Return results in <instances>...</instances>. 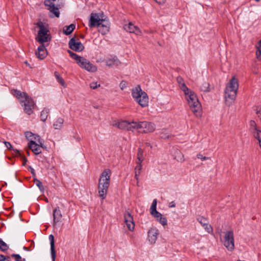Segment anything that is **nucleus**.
<instances>
[{
    "instance_id": "f257e3e1",
    "label": "nucleus",
    "mask_w": 261,
    "mask_h": 261,
    "mask_svg": "<svg viewBox=\"0 0 261 261\" xmlns=\"http://www.w3.org/2000/svg\"><path fill=\"white\" fill-rule=\"evenodd\" d=\"M238 88V80L232 77L227 84L224 91V97L226 106L230 107L234 102Z\"/></svg>"
},
{
    "instance_id": "f03ea898",
    "label": "nucleus",
    "mask_w": 261,
    "mask_h": 261,
    "mask_svg": "<svg viewBox=\"0 0 261 261\" xmlns=\"http://www.w3.org/2000/svg\"><path fill=\"white\" fill-rule=\"evenodd\" d=\"M111 171L109 169H105L101 173L98 181L99 196L104 199L107 196L108 190L110 186Z\"/></svg>"
},
{
    "instance_id": "7ed1b4c3",
    "label": "nucleus",
    "mask_w": 261,
    "mask_h": 261,
    "mask_svg": "<svg viewBox=\"0 0 261 261\" xmlns=\"http://www.w3.org/2000/svg\"><path fill=\"white\" fill-rule=\"evenodd\" d=\"M36 28L37 35L35 39L37 42L42 44L51 40V37L49 33L48 24L46 22L39 20L36 22Z\"/></svg>"
},
{
    "instance_id": "20e7f679",
    "label": "nucleus",
    "mask_w": 261,
    "mask_h": 261,
    "mask_svg": "<svg viewBox=\"0 0 261 261\" xmlns=\"http://www.w3.org/2000/svg\"><path fill=\"white\" fill-rule=\"evenodd\" d=\"M188 105L196 117L201 115V107L196 94L190 89L186 92H184Z\"/></svg>"
},
{
    "instance_id": "39448f33",
    "label": "nucleus",
    "mask_w": 261,
    "mask_h": 261,
    "mask_svg": "<svg viewBox=\"0 0 261 261\" xmlns=\"http://www.w3.org/2000/svg\"><path fill=\"white\" fill-rule=\"evenodd\" d=\"M12 93L21 102H23L24 111L28 115L33 113L32 106L33 101L31 97H29L25 93H22L17 90H13Z\"/></svg>"
},
{
    "instance_id": "423d86ee",
    "label": "nucleus",
    "mask_w": 261,
    "mask_h": 261,
    "mask_svg": "<svg viewBox=\"0 0 261 261\" xmlns=\"http://www.w3.org/2000/svg\"><path fill=\"white\" fill-rule=\"evenodd\" d=\"M132 95L135 100L142 107H146L148 105L149 98L146 92L143 91L139 85L136 86L132 90Z\"/></svg>"
},
{
    "instance_id": "0eeeda50",
    "label": "nucleus",
    "mask_w": 261,
    "mask_h": 261,
    "mask_svg": "<svg viewBox=\"0 0 261 261\" xmlns=\"http://www.w3.org/2000/svg\"><path fill=\"white\" fill-rule=\"evenodd\" d=\"M68 52L70 56L76 61L77 64H78L81 68L91 72H94L97 71V67L92 64L88 60L84 57L79 56L70 50H68Z\"/></svg>"
},
{
    "instance_id": "6e6552de",
    "label": "nucleus",
    "mask_w": 261,
    "mask_h": 261,
    "mask_svg": "<svg viewBox=\"0 0 261 261\" xmlns=\"http://www.w3.org/2000/svg\"><path fill=\"white\" fill-rule=\"evenodd\" d=\"M44 141L40 137L37 135L34 134V154L36 155L35 159H37L42 162L45 160L44 156L38 155L42 150L46 149V147L44 145Z\"/></svg>"
},
{
    "instance_id": "1a4fd4ad",
    "label": "nucleus",
    "mask_w": 261,
    "mask_h": 261,
    "mask_svg": "<svg viewBox=\"0 0 261 261\" xmlns=\"http://www.w3.org/2000/svg\"><path fill=\"white\" fill-rule=\"evenodd\" d=\"M113 125L121 129L132 132L137 130L138 132H140V121H120L114 122Z\"/></svg>"
},
{
    "instance_id": "9d476101",
    "label": "nucleus",
    "mask_w": 261,
    "mask_h": 261,
    "mask_svg": "<svg viewBox=\"0 0 261 261\" xmlns=\"http://www.w3.org/2000/svg\"><path fill=\"white\" fill-rule=\"evenodd\" d=\"M223 243L228 250L232 251L234 249V237L232 231L230 230L225 232Z\"/></svg>"
},
{
    "instance_id": "9b49d317",
    "label": "nucleus",
    "mask_w": 261,
    "mask_h": 261,
    "mask_svg": "<svg viewBox=\"0 0 261 261\" xmlns=\"http://www.w3.org/2000/svg\"><path fill=\"white\" fill-rule=\"evenodd\" d=\"M249 130L253 137L258 140L261 148V130L254 120L249 122Z\"/></svg>"
},
{
    "instance_id": "f8f14e48",
    "label": "nucleus",
    "mask_w": 261,
    "mask_h": 261,
    "mask_svg": "<svg viewBox=\"0 0 261 261\" xmlns=\"http://www.w3.org/2000/svg\"><path fill=\"white\" fill-rule=\"evenodd\" d=\"M155 125L148 121H140V133H148L155 130Z\"/></svg>"
},
{
    "instance_id": "ddd939ff",
    "label": "nucleus",
    "mask_w": 261,
    "mask_h": 261,
    "mask_svg": "<svg viewBox=\"0 0 261 261\" xmlns=\"http://www.w3.org/2000/svg\"><path fill=\"white\" fill-rule=\"evenodd\" d=\"M105 20V19L101 18L98 14L91 13L89 19V26L91 28L96 26L98 27Z\"/></svg>"
},
{
    "instance_id": "4468645a",
    "label": "nucleus",
    "mask_w": 261,
    "mask_h": 261,
    "mask_svg": "<svg viewBox=\"0 0 261 261\" xmlns=\"http://www.w3.org/2000/svg\"><path fill=\"white\" fill-rule=\"evenodd\" d=\"M124 222L126 224L127 227L130 231H133L135 228V223L134 221L133 217L130 213L126 211L124 215Z\"/></svg>"
},
{
    "instance_id": "2eb2a0df",
    "label": "nucleus",
    "mask_w": 261,
    "mask_h": 261,
    "mask_svg": "<svg viewBox=\"0 0 261 261\" xmlns=\"http://www.w3.org/2000/svg\"><path fill=\"white\" fill-rule=\"evenodd\" d=\"M69 47L75 51H81L84 48V46L80 41H77L74 38H72L69 42Z\"/></svg>"
},
{
    "instance_id": "dca6fc26",
    "label": "nucleus",
    "mask_w": 261,
    "mask_h": 261,
    "mask_svg": "<svg viewBox=\"0 0 261 261\" xmlns=\"http://www.w3.org/2000/svg\"><path fill=\"white\" fill-rule=\"evenodd\" d=\"M159 235V230L157 228L152 227L148 231V240L150 244H154Z\"/></svg>"
},
{
    "instance_id": "f3484780",
    "label": "nucleus",
    "mask_w": 261,
    "mask_h": 261,
    "mask_svg": "<svg viewBox=\"0 0 261 261\" xmlns=\"http://www.w3.org/2000/svg\"><path fill=\"white\" fill-rule=\"evenodd\" d=\"M123 27L124 30L127 32L131 33H134L137 35H141L142 34L139 28L135 25L132 22H129L128 24H125Z\"/></svg>"
},
{
    "instance_id": "a211bd4d",
    "label": "nucleus",
    "mask_w": 261,
    "mask_h": 261,
    "mask_svg": "<svg viewBox=\"0 0 261 261\" xmlns=\"http://www.w3.org/2000/svg\"><path fill=\"white\" fill-rule=\"evenodd\" d=\"M99 32L102 35L107 34L109 32L110 24L108 20H103L98 27Z\"/></svg>"
},
{
    "instance_id": "6ab92c4d",
    "label": "nucleus",
    "mask_w": 261,
    "mask_h": 261,
    "mask_svg": "<svg viewBox=\"0 0 261 261\" xmlns=\"http://www.w3.org/2000/svg\"><path fill=\"white\" fill-rule=\"evenodd\" d=\"M35 54L38 59L40 60L44 59L47 56V50L45 46L42 44L39 46Z\"/></svg>"
},
{
    "instance_id": "aec40b11",
    "label": "nucleus",
    "mask_w": 261,
    "mask_h": 261,
    "mask_svg": "<svg viewBox=\"0 0 261 261\" xmlns=\"http://www.w3.org/2000/svg\"><path fill=\"white\" fill-rule=\"evenodd\" d=\"M49 240L50 241V251H51V255L53 261H55L56 258V251L55 248V241L54 237L53 234H50L49 236Z\"/></svg>"
},
{
    "instance_id": "412c9836",
    "label": "nucleus",
    "mask_w": 261,
    "mask_h": 261,
    "mask_svg": "<svg viewBox=\"0 0 261 261\" xmlns=\"http://www.w3.org/2000/svg\"><path fill=\"white\" fill-rule=\"evenodd\" d=\"M106 65L108 66H118L120 62L116 57L108 58L105 61Z\"/></svg>"
},
{
    "instance_id": "4be33fe9",
    "label": "nucleus",
    "mask_w": 261,
    "mask_h": 261,
    "mask_svg": "<svg viewBox=\"0 0 261 261\" xmlns=\"http://www.w3.org/2000/svg\"><path fill=\"white\" fill-rule=\"evenodd\" d=\"M61 212L59 207L56 208L54 210L53 212V217H54V222L56 223L59 222L61 220L62 218Z\"/></svg>"
},
{
    "instance_id": "5701e85b",
    "label": "nucleus",
    "mask_w": 261,
    "mask_h": 261,
    "mask_svg": "<svg viewBox=\"0 0 261 261\" xmlns=\"http://www.w3.org/2000/svg\"><path fill=\"white\" fill-rule=\"evenodd\" d=\"M64 120L62 118H58L54 122L53 126L55 129H60L63 126Z\"/></svg>"
},
{
    "instance_id": "b1692460",
    "label": "nucleus",
    "mask_w": 261,
    "mask_h": 261,
    "mask_svg": "<svg viewBox=\"0 0 261 261\" xmlns=\"http://www.w3.org/2000/svg\"><path fill=\"white\" fill-rule=\"evenodd\" d=\"M49 112L50 110L49 109L46 108H44L40 113V120L42 122H45L47 118Z\"/></svg>"
},
{
    "instance_id": "393cba45",
    "label": "nucleus",
    "mask_w": 261,
    "mask_h": 261,
    "mask_svg": "<svg viewBox=\"0 0 261 261\" xmlns=\"http://www.w3.org/2000/svg\"><path fill=\"white\" fill-rule=\"evenodd\" d=\"M158 215H154L153 216L155 217L156 220L163 225V226H166L167 225V220L166 217L163 216V215L160 213H159Z\"/></svg>"
},
{
    "instance_id": "a878e982",
    "label": "nucleus",
    "mask_w": 261,
    "mask_h": 261,
    "mask_svg": "<svg viewBox=\"0 0 261 261\" xmlns=\"http://www.w3.org/2000/svg\"><path fill=\"white\" fill-rule=\"evenodd\" d=\"M176 80L178 84L180 89L183 91V92H186V91H187L189 88L185 85L182 78L180 76H178L177 77Z\"/></svg>"
},
{
    "instance_id": "bb28decb",
    "label": "nucleus",
    "mask_w": 261,
    "mask_h": 261,
    "mask_svg": "<svg viewBox=\"0 0 261 261\" xmlns=\"http://www.w3.org/2000/svg\"><path fill=\"white\" fill-rule=\"evenodd\" d=\"M25 138L29 141L28 146L30 149L33 150V133L31 132L25 133Z\"/></svg>"
},
{
    "instance_id": "cd10ccee",
    "label": "nucleus",
    "mask_w": 261,
    "mask_h": 261,
    "mask_svg": "<svg viewBox=\"0 0 261 261\" xmlns=\"http://www.w3.org/2000/svg\"><path fill=\"white\" fill-rule=\"evenodd\" d=\"M156 204H157V200L156 199H154L152 203L151 206L150 208V214L153 216L154 215H159V212L156 211Z\"/></svg>"
},
{
    "instance_id": "c85d7f7f",
    "label": "nucleus",
    "mask_w": 261,
    "mask_h": 261,
    "mask_svg": "<svg viewBox=\"0 0 261 261\" xmlns=\"http://www.w3.org/2000/svg\"><path fill=\"white\" fill-rule=\"evenodd\" d=\"M174 156L175 159L178 162H183L185 161L184 155L177 149H175Z\"/></svg>"
},
{
    "instance_id": "c756f323",
    "label": "nucleus",
    "mask_w": 261,
    "mask_h": 261,
    "mask_svg": "<svg viewBox=\"0 0 261 261\" xmlns=\"http://www.w3.org/2000/svg\"><path fill=\"white\" fill-rule=\"evenodd\" d=\"M75 29V25L73 24H71L68 26H65L63 28V32L66 35H69L70 34L74 29Z\"/></svg>"
},
{
    "instance_id": "7c9ffc66",
    "label": "nucleus",
    "mask_w": 261,
    "mask_h": 261,
    "mask_svg": "<svg viewBox=\"0 0 261 261\" xmlns=\"http://www.w3.org/2000/svg\"><path fill=\"white\" fill-rule=\"evenodd\" d=\"M200 90L204 92H207L210 91V84L206 82H203L200 86Z\"/></svg>"
},
{
    "instance_id": "2f4dec72",
    "label": "nucleus",
    "mask_w": 261,
    "mask_h": 261,
    "mask_svg": "<svg viewBox=\"0 0 261 261\" xmlns=\"http://www.w3.org/2000/svg\"><path fill=\"white\" fill-rule=\"evenodd\" d=\"M34 184H35L38 187L41 192H43L44 187L40 181L36 178H34Z\"/></svg>"
},
{
    "instance_id": "473e14b6",
    "label": "nucleus",
    "mask_w": 261,
    "mask_h": 261,
    "mask_svg": "<svg viewBox=\"0 0 261 261\" xmlns=\"http://www.w3.org/2000/svg\"><path fill=\"white\" fill-rule=\"evenodd\" d=\"M55 75L58 82L62 86L65 87V82L62 77L59 75L57 72H55Z\"/></svg>"
},
{
    "instance_id": "72a5a7b5",
    "label": "nucleus",
    "mask_w": 261,
    "mask_h": 261,
    "mask_svg": "<svg viewBox=\"0 0 261 261\" xmlns=\"http://www.w3.org/2000/svg\"><path fill=\"white\" fill-rule=\"evenodd\" d=\"M204 229L208 233H212L213 231V229L211 225L208 224V222L206 224L203 226Z\"/></svg>"
},
{
    "instance_id": "f704fd0d",
    "label": "nucleus",
    "mask_w": 261,
    "mask_h": 261,
    "mask_svg": "<svg viewBox=\"0 0 261 261\" xmlns=\"http://www.w3.org/2000/svg\"><path fill=\"white\" fill-rule=\"evenodd\" d=\"M197 220L202 226L208 222L207 220L203 217H198Z\"/></svg>"
},
{
    "instance_id": "c9c22d12",
    "label": "nucleus",
    "mask_w": 261,
    "mask_h": 261,
    "mask_svg": "<svg viewBox=\"0 0 261 261\" xmlns=\"http://www.w3.org/2000/svg\"><path fill=\"white\" fill-rule=\"evenodd\" d=\"M8 248L7 245L0 239V249L4 251L7 250Z\"/></svg>"
},
{
    "instance_id": "e433bc0d",
    "label": "nucleus",
    "mask_w": 261,
    "mask_h": 261,
    "mask_svg": "<svg viewBox=\"0 0 261 261\" xmlns=\"http://www.w3.org/2000/svg\"><path fill=\"white\" fill-rule=\"evenodd\" d=\"M90 87L91 89H95L100 87V84H98L96 82H93L90 84Z\"/></svg>"
},
{
    "instance_id": "4c0bfd02",
    "label": "nucleus",
    "mask_w": 261,
    "mask_h": 261,
    "mask_svg": "<svg viewBox=\"0 0 261 261\" xmlns=\"http://www.w3.org/2000/svg\"><path fill=\"white\" fill-rule=\"evenodd\" d=\"M12 257L15 258L16 261H25V259H22L21 256L19 254H13L12 255Z\"/></svg>"
},
{
    "instance_id": "58836bf2",
    "label": "nucleus",
    "mask_w": 261,
    "mask_h": 261,
    "mask_svg": "<svg viewBox=\"0 0 261 261\" xmlns=\"http://www.w3.org/2000/svg\"><path fill=\"white\" fill-rule=\"evenodd\" d=\"M197 157L198 159H199L201 160L202 161H204V160H206L210 159L209 157H206V156H203L201 154H198L197 155Z\"/></svg>"
},
{
    "instance_id": "ea45409f",
    "label": "nucleus",
    "mask_w": 261,
    "mask_h": 261,
    "mask_svg": "<svg viewBox=\"0 0 261 261\" xmlns=\"http://www.w3.org/2000/svg\"><path fill=\"white\" fill-rule=\"evenodd\" d=\"M137 158H143V151L141 148L138 149Z\"/></svg>"
},
{
    "instance_id": "a19ab883",
    "label": "nucleus",
    "mask_w": 261,
    "mask_h": 261,
    "mask_svg": "<svg viewBox=\"0 0 261 261\" xmlns=\"http://www.w3.org/2000/svg\"><path fill=\"white\" fill-rule=\"evenodd\" d=\"M126 86L127 84L124 81H122L119 85V87L121 90L124 89L126 87Z\"/></svg>"
},
{
    "instance_id": "79ce46f5",
    "label": "nucleus",
    "mask_w": 261,
    "mask_h": 261,
    "mask_svg": "<svg viewBox=\"0 0 261 261\" xmlns=\"http://www.w3.org/2000/svg\"><path fill=\"white\" fill-rule=\"evenodd\" d=\"M142 164H137V166L135 168V171H137L140 172L142 169Z\"/></svg>"
},
{
    "instance_id": "37998d69",
    "label": "nucleus",
    "mask_w": 261,
    "mask_h": 261,
    "mask_svg": "<svg viewBox=\"0 0 261 261\" xmlns=\"http://www.w3.org/2000/svg\"><path fill=\"white\" fill-rule=\"evenodd\" d=\"M4 144H5L6 147H7L8 148L10 149L12 148V145L10 142H5Z\"/></svg>"
},
{
    "instance_id": "c03bdc74",
    "label": "nucleus",
    "mask_w": 261,
    "mask_h": 261,
    "mask_svg": "<svg viewBox=\"0 0 261 261\" xmlns=\"http://www.w3.org/2000/svg\"><path fill=\"white\" fill-rule=\"evenodd\" d=\"M0 261H9L4 255H0Z\"/></svg>"
},
{
    "instance_id": "a18cd8bd",
    "label": "nucleus",
    "mask_w": 261,
    "mask_h": 261,
    "mask_svg": "<svg viewBox=\"0 0 261 261\" xmlns=\"http://www.w3.org/2000/svg\"><path fill=\"white\" fill-rule=\"evenodd\" d=\"M143 161V158H137L136 163H137V164H142V162Z\"/></svg>"
},
{
    "instance_id": "49530a36",
    "label": "nucleus",
    "mask_w": 261,
    "mask_h": 261,
    "mask_svg": "<svg viewBox=\"0 0 261 261\" xmlns=\"http://www.w3.org/2000/svg\"><path fill=\"white\" fill-rule=\"evenodd\" d=\"M161 137L163 138H164V139H166V138H168L169 137V135H166V134H164L163 133H162V134H161Z\"/></svg>"
},
{
    "instance_id": "de8ad7c7",
    "label": "nucleus",
    "mask_w": 261,
    "mask_h": 261,
    "mask_svg": "<svg viewBox=\"0 0 261 261\" xmlns=\"http://www.w3.org/2000/svg\"><path fill=\"white\" fill-rule=\"evenodd\" d=\"M156 3L162 4L165 3L166 0H154Z\"/></svg>"
},
{
    "instance_id": "09e8293b",
    "label": "nucleus",
    "mask_w": 261,
    "mask_h": 261,
    "mask_svg": "<svg viewBox=\"0 0 261 261\" xmlns=\"http://www.w3.org/2000/svg\"><path fill=\"white\" fill-rule=\"evenodd\" d=\"M256 113L257 114L258 117L261 120V109H260L258 111H257Z\"/></svg>"
},
{
    "instance_id": "8fccbe9b",
    "label": "nucleus",
    "mask_w": 261,
    "mask_h": 261,
    "mask_svg": "<svg viewBox=\"0 0 261 261\" xmlns=\"http://www.w3.org/2000/svg\"><path fill=\"white\" fill-rule=\"evenodd\" d=\"M170 207H174L175 206V203L174 201H172L170 203L169 206Z\"/></svg>"
},
{
    "instance_id": "3c124183",
    "label": "nucleus",
    "mask_w": 261,
    "mask_h": 261,
    "mask_svg": "<svg viewBox=\"0 0 261 261\" xmlns=\"http://www.w3.org/2000/svg\"><path fill=\"white\" fill-rule=\"evenodd\" d=\"M140 171H135V178L137 180L138 179V176L140 174Z\"/></svg>"
},
{
    "instance_id": "603ef678",
    "label": "nucleus",
    "mask_w": 261,
    "mask_h": 261,
    "mask_svg": "<svg viewBox=\"0 0 261 261\" xmlns=\"http://www.w3.org/2000/svg\"><path fill=\"white\" fill-rule=\"evenodd\" d=\"M23 160H24V161H23V163H22V165H23V166H24V165H25V164H26L27 160H26V159H24Z\"/></svg>"
},
{
    "instance_id": "864d4df0",
    "label": "nucleus",
    "mask_w": 261,
    "mask_h": 261,
    "mask_svg": "<svg viewBox=\"0 0 261 261\" xmlns=\"http://www.w3.org/2000/svg\"><path fill=\"white\" fill-rule=\"evenodd\" d=\"M29 171H30V172H31V173H32V174H33V168H32L31 167H30Z\"/></svg>"
},
{
    "instance_id": "5fc2aeb1",
    "label": "nucleus",
    "mask_w": 261,
    "mask_h": 261,
    "mask_svg": "<svg viewBox=\"0 0 261 261\" xmlns=\"http://www.w3.org/2000/svg\"><path fill=\"white\" fill-rule=\"evenodd\" d=\"M24 63L27 65H28V66H30L29 64L28 63V62L27 61H25L24 62Z\"/></svg>"
},
{
    "instance_id": "6e6d98bb",
    "label": "nucleus",
    "mask_w": 261,
    "mask_h": 261,
    "mask_svg": "<svg viewBox=\"0 0 261 261\" xmlns=\"http://www.w3.org/2000/svg\"><path fill=\"white\" fill-rule=\"evenodd\" d=\"M27 153H28V154L29 155H30V152H29V151L28 150H27Z\"/></svg>"
},
{
    "instance_id": "4d7b16f0",
    "label": "nucleus",
    "mask_w": 261,
    "mask_h": 261,
    "mask_svg": "<svg viewBox=\"0 0 261 261\" xmlns=\"http://www.w3.org/2000/svg\"><path fill=\"white\" fill-rule=\"evenodd\" d=\"M24 249L27 250H28V249L27 247H24Z\"/></svg>"
},
{
    "instance_id": "13d9d810",
    "label": "nucleus",
    "mask_w": 261,
    "mask_h": 261,
    "mask_svg": "<svg viewBox=\"0 0 261 261\" xmlns=\"http://www.w3.org/2000/svg\"><path fill=\"white\" fill-rule=\"evenodd\" d=\"M260 0H255L257 2H258Z\"/></svg>"
}]
</instances>
